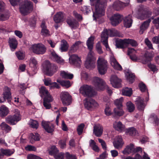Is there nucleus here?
I'll use <instances>...</instances> for the list:
<instances>
[{
	"instance_id": "1",
	"label": "nucleus",
	"mask_w": 159,
	"mask_h": 159,
	"mask_svg": "<svg viewBox=\"0 0 159 159\" xmlns=\"http://www.w3.org/2000/svg\"><path fill=\"white\" fill-rule=\"evenodd\" d=\"M91 2L96 1L95 11L93 16L94 20L103 16L105 14V8L106 6L107 0H90Z\"/></svg>"
},
{
	"instance_id": "2",
	"label": "nucleus",
	"mask_w": 159,
	"mask_h": 159,
	"mask_svg": "<svg viewBox=\"0 0 159 159\" xmlns=\"http://www.w3.org/2000/svg\"><path fill=\"white\" fill-rule=\"evenodd\" d=\"M108 36L111 37L118 36L120 37H123L122 34H120L116 30L104 29L101 34V41L107 50L110 49L107 42Z\"/></svg>"
},
{
	"instance_id": "3",
	"label": "nucleus",
	"mask_w": 159,
	"mask_h": 159,
	"mask_svg": "<svg viewBox=\"0 0 159 159\" xmlns=\"http://www.w3.org/2000/svg\"><path fill=\"white\" fill-rule=\"evenodd\" d=\"M43 67L45 74L49 76H52L57 70L58 67L55 64L46 61L44 63Z\"/></svg>"
},
{
	"instance_id": "4",
	"label": "nucleus",
	"mask_w": 159,
	"mask_h": 159,
	"mask_svg": "<svg viewBox=\"0 0 159 159\" xmlns=\"http://www.w3.org/2000/svg\"><path fill=\"white\" fill-rule=\"evenodd\" d=\"M32 3L30 1H25L20 7V11L23 15H26L30 13L33 10Z\"/></svg>"
},
{
	"instance_id": "5",
	"label": "nucleus",
	"mask_w": 159,
	"mask_h": 159,
	"mask_svg": "<svg viewBox=\"0 0 159 159\" xmlns=\"http://www.w3.org/2000/svg\"><path fill=\"white\" fill-rule=\"evenodd\" d=\"M80 92L85 97H92L96 94V93L91 86L84 85L80 89Z\"/></svg>"
},
{
	"instance_id": "6",
	"label": "nucleus",
	"mask_w": 159,
	"mask_h": 159,
	"mask_svg": "<svg viewBox=\"0 0 159 159\" xmlns=\"http://www.w3.org/2000/svg\"><path fill=\"white\" fill-rule=\"evenodd\" d=\"M21 119L20 112L17 109L15 110V114L13 116L9 115L6 118V122L10 125H14Z\"/></svg>"
},
{
	"instance_id": "7",
	"label": "nucleus",
	"mask_w": 159,
	"mask_h": 159,
	"mask_svg": "<svg viewBox=\"0 0 159 159\" xmlns=\"http://www.w3.org/2000/svg\"><path fill=\"white\" fill-rule=\"evenodd\" d=\"M98 68L100 74H104L108 68L107 61L103 58H99L98 60Z\"/></svg>"
},
{
	"instance_id": "8",
	"label": "nucleus",
	"mask_w": 159,
	"mask_h": 159,
	"mask_svg": "<svg viewBox=\"0 0 159 159\" xmlns=\"http://www.w3.org/2000/svg\"><path fill=\"white\" fill-rule=\"evenodd\" d=\"M94 53L89 52L85 63V66L87 69H92L95 67V61L96 58L94 57Z\"/></svg>"
},
{
	"instance_id": "9",
	"label": "nucleus",
	"mask_w": 159,
	"mask_h": 159,
	"mask_svg": "<svg viewBox=\"0 0 159 159\" xmlns=\"http://www.w3.org/2000/svg\"><path fill=\"white\" fill-rule=\"evenodd\" d=\"M31 49L33 52L37 54H43L46 52L47 48L44 45L39 43L32 45Z\"/></svg>"
},
{
	"instance_id": "10",
	"label": "nucleus",
	"mask_w": 159,
	"mask_h": 159,
	"mask_svg": "<svg viewBox=\"0 0 159 159\" xmlns=\"http://www.w3.org/2000/svg\"><path fill=\"white\" fill-rule=\"evenodd\" d=\"M93 84L98 90H103L106 85V83L102 79L98 77H94L93 79Z\"/></svg>"
},
{
	"instance_id": "11",
	"label": "nucleus",
	"mask_w": 159,
	"mask_h": 159,
	"mask_svg": "<svg viewBox=\"0 0 159 159\" xmlns=\"http://www.w3.org/2000/svg\"><path fill=\"white\" fill-rule=\"evenodd\" d=\"M61 98L64 106H68L71 102V97L67 92H62L60 95Z\"/></svg>"
},
{
	"instance_id": "12",
	"label": "nucleus",
	"mask_w": 159,
	"mask_h": 159,
	"mask_svg": "<svg viewBox=\"0 0 159 159\" xmlns=\"http://www.w3.org/2000/svg\"><path fill=\"white\" fill-rule=\"evenodd\" d=\"M99 105L98 102L93 99L87 100L84 103L85 107L88 110H92L98 107Z\"/></svg>"
},
{
	"instance_id": "13",
	"label": "nucleus",
	"mask_w": 159,
	"mask_h": 159,
	"mask_svg": "<svg viewBox=\"0 0 159 159\" xmlns=\"http://www.w3.org/2000/svg\"><path fill=\"white\" fill-rule=\"evenodd\" d=\"M123 19V16L116 13L113 15L110 18L111 25L113 26H116L119 24Z\"/></svg>"
},
{
	"instance_id": "14",
	"label": "nucleus",
	"mask_w": 159,
	"mask_h": 159,
	"mask_svg": "<svg viewBox=\"0 0 159 159\" xmlns=\"http://www.w3.org/2000/svg\"><path fill=\"white\" fill-rule=\"evenodd\" d=\"M137 14V18L142 20L146 19L149 16L148 12L143 7H140L139 9Z\"/></svg>"
},
{
	"instance_id": "15",
	"label": "nucleus",
	"mask_w": 159,
	"mask_h": 159,
	"mask_svg": "<svg viewBox=\"0 0 159 159\" xmlns=\"http://www.w3.org/2000/svg\"><path fill=\"white\" fill-rule=\"evenodd\" d=\"M135 104L138 110L141 111L144 110L146 105L144 103V99L140 97H138L136 98Z\"/></svg>"
},
{
	"instance_id": "16",
	"label": "nucleus",
	"mask_w": 159,
	"mask_h": 159,
	"mask_svg": "<svg viewBox=\"0 0 159 159\" xmlns=\"http://www.w3.org/2000/svg\"><path fill=\"white\" fill-rule=\"evenodd\" d=\"M69 59L71 64L77 66H80L81 63L80 58L75 54L70 56Z\"/></svg>"
},
{
	"instance_id": "17",
	"label": "nucleus",
	"mask_w": 159,
	"mask_h": 159,
	"mask_svg": "<svg viewBox=\"0 0 159 159\" xmlns=\"http://www.w3.org/2000/svg\"><path fill=\"white\" fill-rule=\"evenodd\" d=\"M110 81L112 86L114 88H118L121 87V80L118 79L116 75H113L111 76Z\"/></svg>"
},
{
	"instance_id": "18",
	"label": "nucleus",
	"mask_w": 159,
	"mask_h": 159,
	"mask_svg": "<svg viewBox=\"0 0 159 159\" xmlns=\"http://www.w3.org/2000/svg\"><path fill=\"white\" fill-rule=\"evenodd\" d=\"M10 89L7 87H5L3 89V98L4 99V102L7 99L8 102H11V93L10 92Z\"/></svg>"
},
{
	"instance_id": "19",
	"label": "nucleus",
	"mask_w": 159,
	"mask_h": 159,
	"mask_svg": "<svg viewBox=\"0 0 159 159\" xmlns=\"http://www.w3.org/2000/svg\"><path fill=\"white\" fill-rule=\"evenodd\" d=\"M110 62L111 66L115 70H121L122 67L113 56H111L110 58Z\"/></svg>"
},
{
	"instance_id": "20",
	"label": "nucleus",
	"mask_w": 159,
	"mask_h": 159,
	"mask_svg": "<svg viewBox=\"0 0 159 159\" xmlns=\"http://www.w3.org/2000/svg\"><path fill=\"white\" fill-rule=\"evenodd\" d=\"M103 132V128L99 124H98L94 126L93 133L98 137H100Z\"/></svg>"
},
{
	"instance_id": "21",
	"label": "nucleus",
	"mask_w": 159,
	"mask_h": 159,
	"mask_svg": "<svg viewBox=\"0 0 159 159\" xmlns=\"http://www.w3.org/2000/svg\"><path fill=\"white\" fill-rule=\"evenodd\" d=\"M94 37L93 36H91L86 41V45L88 49L89 50V52H90L91 53H94L92 51L94 44Z\"/></svg>"
},
{
	"instance_id": "22",
	"label": "nucleus",
	"mask_w": 159,
	"mask_h": 159,
	"mask_svg": "<svg viewBox=\"0 0 159 159\" xmlns=\"http://www.w3.org/2000/svg\"><path fill=\"white\" fill-rule=\"evenodd\" d=\"M66 22L72 29H75L79 26L78 22L74 19H68Z\"/></svg>"
},
{
	"instance_id": "23",
	"label": "nucleus",
	"mask_w": 159,
	"mask_h": 159,
	"mask_svg": "<svg viewBox=\"0 0 159 159\" xmlns=\"http://www.w3.org/2000/svg\"><path fill=\"white\" fill-rule=\"evenodd\" d=\"M42 126L45 130L48 133H52L53 131L54 126L53 125L49 122L43 121Z\"/></svg>"
},
{
	"instance_id": "24",
	"label": "nucleus",
	"mask_w": 159,
	"mask_h": 159,
	"mask_svg": "<svg viewBox=\"0 0 159 159\" xmlns=\"http://www.w3.org/2000/svg\"><path fill=\"white\" fill-rule=\"evenodd\" d=\"M113 144L115 148L117 149L121 148L123 144L122 139L121 136H118L116 140L113 142Z\"/></svg>"
},
{
	"instance_id": "25",
	"label": "nucleus",
	"mask_w": 159,
	"mask_h": 159,
	"mask_svg": "<svg viewBox=\"0 0 159 159\" xmlns=\"http://www.w3.org/2000/svg\"><path fill=\"white\" fill-rule=\"evenodd\" d=\"M151 21V19H149L142 23L140 27V30L139 31L140 34H142L143 33L144 31L148 27L149 23Z\"/></svg>"
},
{
	"instance_id": "26",
	"label": "nucleus",
	"mask_w": 159,
	"mask_h": 159,
	"mask_svg": "<svg viewBox=\"0 0 159 159\" xmlns=\"http://www.w3.org/2000/svg\"><path fill=\"white\" fill-rule=\"evenodd\" d=\"M132 15L129 14L125 16L124 19V26L126 28H130L132 25Z\"/></svg>"
},
{
	"instance_id": "27",
	"label": "nucleus",
	"mask_w": 159,
	"mask_h": 159,
	"mask_svg": "<svg viewBox=\"0 0 159 159\" xmlns=\"http://www.w3.org/2000/svg\"><path fill=\"white\" fill-rule=\"evenodd\" d=\"M113 126L116 130L120 132L123 131L125 129V126L120 121H115L113 123Z\"/></svg>"
},
{
	"instance_id": "28",
	"label": "nucleus",
	"mask_w": 159,
	"mask_h": 159,
	"mask_svg": "<svg viewBox=\"0 0 159 159\" xmlns=\"http://www.w3.org/2000/svg\"><path fill=\"white\" fill-rule=\"evenodd\" d=\"M42 28L41 34L44 36H47L50 35L49 30L47 29V26L45 25V22L44 21H43L41 25Z\"/></svg>"
},
{
	"instance_id": "29",
	"label": "nucleus",
	"mask_w": 159,
	"mask_h": 159,
	"mask_svg": "<svg viewBox=\"0 0 159 159\" xmlns=\"http://www.w3.org/2000/svg\"><path fill=\"white\" fill-rule=\"evenodd\" d=\"M64 16L61 12H57L54 16V20L56 23H59L63 21Z\"/></svg>"
},
{
	"instance_id": "30",
	"label": "nucleus",
	"mask_w": 159,
	"mask_h": 159,
	"mask_svg": "<svg viewBox=\"0 0 159 159\" xmlns=\"http://www.w3.org/2000/svg\"><path fill=\"white\" fill-rule=\"evenodd\" d=\"M39 92L42 97L47 98H52L48 91L44 86H42L39 89Z\"/></svg>"
},
{
	"instance_id": "31",
	"label": "nucleus",
	"mask_w": 159,
	"mask_h": 159,
	"mask_svg": "<svg viewBox=\"0 0 159 159\" xmlns=\"http://www.w3.org/2000/svg\"><path fill=\"white\" fill-rule=\"evenodd\" d=\"M51 58L59 64H63L64 61L60 57H59L55 52L51 53Z\"/></svg>"
},
{
	"instance_id": "32",
	"label": "nucleus",
	"mask_w": 159,
	"mask_h": 159,
	"mask_svg": "<svg viewBox=\"0 0 159 159\" xmlns=\"http://www.w3.org/2000/svg\"><path fill=\"white\" fill-rule=\"evenodd\" d=\"M134 145L132 144H130L126 146V148L122 151V153L124 154H129L131 153H134Z\"/></svg>"
},
{
	"instance_id": "33",
	"label": "nucleus",
	"mask_w": 159,
	"mask_h": 159,
	"mask_svg": "<svg viewBox=\"0 0 159 159\" xmlns=\"http://www.w3.org/2000/svg\"><path fill=\"white\" fill-rule=\"evenodd\" d=\"M9 113L8 108L4 105L0 107V115L1 117L6 116Z\"/></svg>"
},
{
	"instance_id": "34",
	"label": "nucleus",
	"mask_w": 159,
	"mask_h": 159,
	"mask_svg": "<svg viewBox=\"0 0 159 159\" xmlns=\"http://www.w3.org/2000/svg\"><path fill=\"white\" fill-rule=\"evenodd\" d=\"M154 56V54L150 52H146L144 55L143 60L142 61L143 63L145 64L148 61H150Z\"/></svg>"
},
{
	"instance_id": "35",
	"label": "nucleus",
	"mask_w": 159,
	"mask_h": 159,
	"mask_svg": "<svg viewBox=\"0 0 159 159\" xmlns=\"http://www.w3.org/2000/svg\"><path fill=\"white\" fill-rule=\"evenodd\" d=\"M126 133L127 135L131 136H138V132L134 127L126 129Z\"/></svg>"
},
{
	"instance_id": "36",
	"label": "nucleus",
	"mask_w": 159,
	"mask_h": 159,
	"mask_svg": "<svg viewBox=\"0 0 159 159\" xmlns=\"http://www.w3.org/2000/svg\"><path fill=\"white\" fill-rule=\"evenodd\" d=\"M126 39H120L116 40V46L117 48H124L125 45L126 44Z\"/></svg>"
},
{
	"instance_id": "37",
	"label": "nucleus",
	"mask_w": 159,
	"mask_h": 159,
	"mask_svg": "<svg viewBox=\"0 0 159 159\" xmlns=\"http://www.w3.org/2000/svg\"><path fill=\"white\" fill-rule=\"evenodd\" d=\"M60 75L63 78L65 79H71L73 78V74L64 71H61L60 72Z\"/></svg>"
},
{
	"instance_id": "38",
	"label": "nucleus",
	"mask_w": 159,
	"mask_h": 159,
	"mask_svg": "<svg viewBox=\"0 0 159 159\" xmlns=\"http://www.w3.org/2000/svg\"><path fill=\"white\" fill-rule=\"evenodd\" d=\"M124 3H123L119 1H117L114 2L113 7L114 9L116 11L120 10L124 6Z\"/></svg>"
},
{
	"instance_id": "39",
	"label": "nucleus",
	"mask_w": 159,
	"mask_h": 159,
	"mask_svg": "<svg viewBox=\"0 0 159 159\" xmlns=\"http://www.w3.org/2000/svg\"><path fill=\"white\" fill-rule=\"evenodd\" d=\"M9 43L10 47L12 49L14 50L16 48L18 43L17 41L14 38H10Z\"/></svg>"
},
{
	"instance_id": "40",
	"label": "nucleus",
	"mask_w": 159,
	"mask_h": 159,
	"mask_svg": "<svg viewBox=\"0 0 159 159\" xmlns=\"http://www.w3.org/2000/svg\"><path fill=\"white\" fill-rule=\"evenodd\" d=\"M124 113V112L122 109V107H117L114 109L113 114L116 116H122Z\"/></svg>"
},
{
	"instance_id": "41",
	"label": "nucleus",
	"mask_w": 159,
	"mask_h": 159,
	"mask_svg": "<svg viewBox=\"0 0 159 159\" xmlns=\"http://www.w3.org/2000/svg\"><path fill=\"white\" fill-rule=\"evenodd\" d=\"M52 101V98H44L43 99V105L44 107L47 109H49L51 107V104L50 102Z\"/></svg>"
},
{
	"instance_id": "42",
	"label": "nucleus",
	"mask_w": 159,
	"mask_h": 159,
	"mask_svg": "<svg viewBox=\"0 0 159 159\" xmlns=\"http://www.w3.org/2000/svg\"><path fill=\"white\" fill-rule=\"evenodd\" d=\"M68 47V44L66 41L63 40L61 41L60 49L61 52H66L67 50Z\"/></svg>"
},
{
	"instance_id": "43",
	"label": "nucleus",
	"mask_w": 159,
	"mask_h": 159,
	"mask_svg": "<svg viewBox=\"0 0 159 159\" xmlns=\"http://www.w3.org/2000/svg\"><path fill=\"white\" fill-rule=\"evenodd\" d=\"M29 139L30 142L31 143H34L35 141L39 140L40 139L38 134H35V135H34L33 133L30 134Z\"/></svg>"
},
{
	"instance_id": "44",
	"label": "nucleus",
	"mask_w": 159,
	"mask_h": 159,
	"mask_svg": "<svg viewBox=\"0 0 159 159\" xmlns=\"http://www.w3.org/2000/svg\"><path fill=\"white\" fill-rule=\"evenodd\" d=\"M126 76L127 80L130 83H132L135 80V76L130 72H127L126 73Z\"/></svg>"
},
{
	"instance_id": "45",
	"label": "nucleus",
	"mask_w": 159,
	"mask_h": 159,
	"mask_svg": "<svg viewBox=\"0 0 159 159\" xmlns=\"http://www.w3.org/2000/svg\"><path fill=\"white\" fill-rule=\"evenodd\" d=\"M0 126L2 130H5L7 133L10 132L11 129V128L4 122L1 124Z\"/></svg>"
},
{
	"instance_id": "46",
	"label": "nucleus",
	"mask_w": 159,
	"mask_h": 159,
	"mask_svg": "<svg viewBox=\"0 0 159 159\" xmlns=\"http://www.w3.org/2000/svg\"><path fill=\"white\" fill-rule=\"evenodd\" d=\"M122 92L123 95L130 96L132 94V90L131 88L126 87L122 90Z\"/></svg>"
},
{
	"instance_id": "47",
	"label": "nucleus",
	"mask_w": 159,
	"mask_h": 159,
	"mask_svg": "<svg viewBox=\"0 0 159 159\" xmlns=\"http://www.w3.org/2000/svg\"><path fill=\"white\" fill-rule=\"evenodd\" d=\"M126 105L128 111L129 112H132L134 111L135 109L134 105L131 102H128L126 103Z\"/></svg>"
},
{
	"instance_id": "48",
	"label": "nucleus",
	"mask_w": 159,
	"mask_h": 159,
	"mask_svg": "<svg viewBox=\"0 0 159 159\" xmlns=\"http://www.w3.org/2000/svg\"><path fill=\"white\" fill-rule=\"evenodd\" d=\"M57 82L59 83L62 86H65L67 88L70 87L71 85L70 82L69 80L61 81L57 80Z\"/></svg>"
},
{
	"instance_id": "49",
	"label": "nucleus",
	"mask_w": 159,
	"mask_h": 159,
	"mask_svg": "<svg viewBox=\"0 0 159 159\" xmlns=\"http://www.w3.org/2000/svg\"><path fill=\"white\" fill-rule=\"evenodd\" d=\"M37 64V61L35 58L33 57L31 58L30 61L29 65L31 67L36 68Z\"/></svg>"
},
{
	"instance_id": "50",
	"label": "nucleus",
	"mask_w": 159,
	"mask_h": 159,
	"mask_svg": "<svg viewBox=\"0 0 159 159\" xmlns=\"http://www.w3.org/2000/svg\"><path fill=\"white\" fill-rule=\"evenodd\" d=\"M123 98L121 97L119 99H116L114 102V103L117 107H122V103Z\"/></svg>"
},
{
	"instance_id": "51",
	"label": "nucleus",
	"mask_w": 159,
	"mask_h": 159,
	"mask_svg": "<svg viewBox=\"0 0 159 159\" xmlns=\"http://www.w3.org/2000/svg\"><path fill=\"white\" fill-rule=\"evenodd\" d=\"M126 44H130L133 47H136L138 45L136 41L132 39H126Z\"/></svg>"
},
{
	"instance_id": "52",
	"label": "nucleus",
	"mask_w": 159,
	"mask_h": 159,
	"mask_svg": "<svg viewBox=\"0 0 159 159\" xmlns=\"http://www.w3.org/2000/svg\"><path fill=\"white\" fill-rule=\"evenodd\" d=\"M29 124L33 128L37 129L38 127V123L36 120H31L30 121Z\"/></svg>"
},
{
	"instance_id": "53",
	"label": "nucleus",
	"mask_w": 159,
	"mask_h": 159,
	"mask_svg": "<svg viewBox=\"0 0 159 159\" xmlns=\"http://www.w3.org/2000/svg\"><path fill=\"white\" fill-rule=\"evenodd\" d=\"M144 43L148 47V49H154L152 46V44L148 38H146L145 39Z\"/></svg>"
},
{
	"instance_id": "54",
	"label": "nucleus",
	"mask_w": 159,
	"mask_h": 159,
	"mask_svg": "<svg viewBox=\"0 0 159 159\" xmlns=\"http://www.w3.org/2000/svg\"><path fill=\"white\" fill-rule=\"evenodd\" d=\"M144 154L143 156V158L141 156L138 154L136 155L135 157L134 158V159H150V158L148 156V155L145 153V152H144Z\"/></svg>"
},
{
	"instance_id": "55",
	"label": "nucleus",
	"mask_w": 159,
	"mask_h": 159,
	"mask_svg": "<svg viewBox=\"0 0 159 159\" xmlns=\"http://www.w3.org/2000/svg\"><path fill=\"white\" fill-rule=\"evenodd\" d=\"M2 153L7 156H10L13 153V152L9 149H2L1 151Z\"/></svg>"
},
{
	"instance_id": "56",
	"label": "nucleus",
	"mask_w": 159,
	"mask_h": 159,
	"mask_svg": "<svg viewBox=\"0 0 159 159\" xmlns=\"http://www.w3.org/2000/svg\"><path fill=\"white\" fill-rule=\"evenodd\" d=\"M84 127V125L83 123L80 124L78 126L77 130L79 135H80L82 133Z\"/></svg>"
},
{
	"instance_id": "57",
	"label": "nucleus",
	"mask_w": 159,
	"mask_h": 159,
	"mask_svg": "<svg viewBox=\"0 0 159 159\" xmlns=\"http://www.w3.org/2000/svg\"><path fill=\"white\" fill-rule=\"evenodd\" d=\"M16 55L17 57L19 60H22L25 57L24 53L21 52L19 51L16 53Z\"/></svg>"
},
{
	"instance_id": "58",
	"label": "nucleus",
	"mask_w": 159,
	"mask_h": 159,
	"mask_svg": "<svg viewBox=\"0 0 159 159\" xmlns=\"http://www.w3.org/2000/svg\"><path fill=\"white\" fill-rule=\"evenodd\" d=\"M53 155L56 159H64V154L62 152L57 154H54Z\"/></svg>"
},
{
	"instance_id": "59",
	"label": "nucleus",
	"mask_w": 159,
	"mask_h": 159,
	"mask_svg": "<svg viewBox=\"0 0 159 159\" xmlns=\"http://www.w3.org/2000/svg\"><path fill=\"white\" fill-rule=\"evenodd\" d=\"M152 23L155 25L157 29L159 28V17H156L152 21Z\"/></svg>"
},
{
	"instance_id": "60",
	"label": "nucleus",
	"mask_w": 159,
	"mask_h": 159,
	"mask_svg": "<svg viewBox=\"0 0 159 159\" xmlns=\"http://www.w3.org/2000/svg\"><path fill=\"white\" fill-rule=\"evenodd\" d=\"M96 48V49L99 54H101L103 52L102 50V47L99 43H97Z\"/></svg>"
},
{
	"instance_id": "61",
	"label": "nucleus",
	"mask_w": 159,
	"mask_h": 159,
	"mask_svg": "<svg viewBox=\"0 0 159 159\" xmlns=\"http://www.w3.org/2000/svg\"><path fill=\"white\" fill-rule=\"evenodd\" d=\"M139 87L142 92H144L147 91V88L145 84L143 83H140L139 84Z\"/></svg>"
},
{
	"instance_id": "62",
	"label": "nucleus",
	"mask_w": 159,
	"mask_h": 159,
	"mask_svg": "<svg viewBox=\"0 0 159 159\" xmlns=\"http://www.w3.org/2000/svg\"><path fill=\"white\" fill-rule=\"evenodd\" d=\"M43 81L44 82V84L46 86L51 85L52 83L51 80L49 78L43 79Z\"/></svg>"
},
{
	"instance_id": "63",
	"label": "nucleus",
	"mask_w": 159,
	"mask_h": 159,
	"mask_svg": "<svg viewBox=\"0 0 159 159\" xmlns=\"http://www.w3.org/2000/svg\"><path fill=\"white\" fill-rule=\"evenodd\" d=\"M65 155L67 159H76V158L75 155H70L68 152H66L65 154Z\"/></svg>"
},
{
	"instance_id": "64",
	"label": "nucleus",
	"mask_w": 159,
	"mask_h": 159,
	"mask_svg": "<svg viewBox=\"0 0 159 159\" xmlns=\"http://www.w3.org/2000/svg\"><path fill=\"white\" fill-rule=\"evenodd\" d=\"M27 158L28 159H40L41 158L34 155L30 154L28 156Z\"/></svg>"
}]
</instances>
